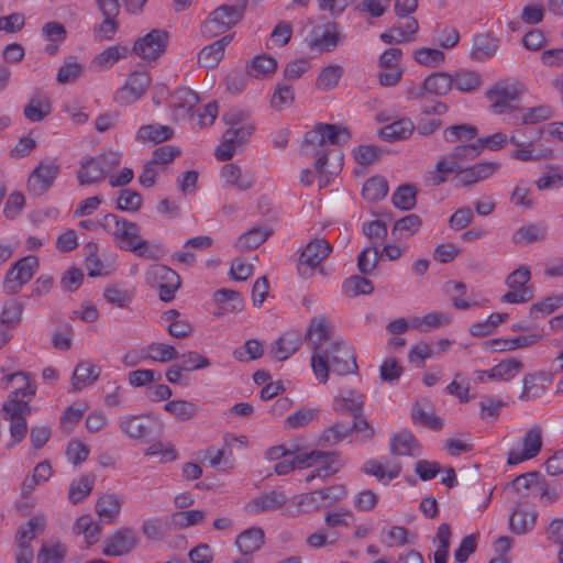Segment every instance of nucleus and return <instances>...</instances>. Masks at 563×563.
I'll return each mask as SVG.
<instances>
[{
  "label": "nucleus",
  "mask_w": 563,
  "mask_h": 563,
  "mask_svg": "<svg viewBox=\"0 0 563 563\" xmlns=\"http://www.w3.org/2000/svg\"><path fill=\"white\" fill-rule=\"evenodd\" d=\"M350 131L336 124L319 123L305 135L303 153L316 158L314 168L322 174L328 162L327 143L341 144L350 140Z\"/></svg>",
  "instance_id": "nucleus-1"
},
{
  "label": "nucleus",
  "mask_w": 563,
  "mask_h": 563,
  "mask_svg": "<svg viewBox=\"0 0 563 563\" xmlns=\"http://www.w3.org/2000/svg\"><path fill=\"white\" fill-rule=\"evenodd\" d=\"M334 327L325 316H314L305 334V341L312 351L311 367L313 374L325 376L324 357L331 342L340 341L333 335Z\"/></svg>",
  "instance_id": "nucleus-2"
},
{
  "label": "nucleus",
  "mask_w": 563,
  "mask_h": 563,
  "mask_svg": "<svg viewBox=\"0 0 563 563\" xmlns=\"http://www.w3.org/2000/svg\"><path fill=\"white\" fill-rule=\"evenodd\" d=\"M324 357L325 376L314 374L319 383L325 384L329 379V373L336 375H349L357 372L356 357L351 346L343 340L333 341L328 346Z\"/></svg>",
  "instance_id": "nucleus-3"
},
{
  "label": "nucleus",
  "mask_w": 563,
  "mask_h": 563,
  "mask_svg": "<svg viewBox=\"0 0 563 563\" xmlns=\"http://www.w3.org/2000/svg\"><path fill=\"white\" fill-rule=\"evenodd\" d=\"M247 2L239 0L234 5L222 4L214 9L201 25L202 35L211 38L233 27L242 20Z\"/></svg>",
  "instance_id": "nucleus-4"
},
{
  "label": "nucleus",
  "mask_w": 563,
  "mask_h": 563,
  "mask_svg": "<svg viewBox=\"0 0 563 563\" xmlns=\"http://www.w3.org/2000/svg\"><path fill=\"white\" fill-rule=\"evenodd\" d=\"M120 165L117 153H107L97 157L85 158L80 162L77 178L80 185H92L102 181L108 174Z\"/></svg>",
  "instance_id": "nucleus-5"
},
{
  "label": "nucleus",
  "mask_w": 563,
  "mask_h": 563,
  "mask_svg": "<svg viewBox=\"0 0 563 563\" xmlns=\"http://www.w3.org/2000/svg\"><path fill=\"white\" fill-rule=\"evenodd\" d=\"M527 131L528 129H517L509 136V143L515 146V150L510 152V157L520 162H537L550 157L552 151L538 144V140L541 137L543 130L538 129L536 136L529 141L520 140V136H525Z\"/></svg>",
  "instance_id": "nucleus-6"
},
{
  "label": "nucleus",
  "mask_w": 563,
  "mask_h": 563,
  "mask_svg": "<svg viewBox=\"0 0 563 563\" xmlns=\"http://www.w3.org/2000/svg\"><path fill=\"white\" fill-rule=\"evenodd\" d=\"M522 91L520 85L515 80H504L496 82L486 91V97L490 102V110L495 114L510 113L518 110L514 102L518 101Z\"/></svg>",
  "instance_id": "nucleus-7"
},
{
  "label": "nucleus",
  "mask_w": 563,
  "mask_h": 563,
  "mask_svg": "<svg viewBox=\"0 0 563 563\" xmlns=\"http://www.w3.org/2000/svg\"><path fill=\"white\" fill-rule=\"evenodd\" d=\"M145 282L151 287L158 289L159 299L165 302L175 298L181 284L180 277L175 271L161 264H154L147 268Z\"/></svg>",
  "instance_id": "nucleus-8"
},
{
  "label": "nucleus",
  "mask_w": 563,
  "mask_h": 563,
  "mask_svg": "<svg viewBox=\"0 0 563 563\" xmlns=\"http://www.w3.org/2000/svg\"><path fill=\"white\" fill-rule=\"evenodd\" d=\"M254 131V125L227 129L222 134L220 145L214 151L216 158L220 162L231 159L249 142Z\"/></svg>",
  "instance_id": "nucleus-9"
},
{
  "label": "nucleus",
  "mask_w": 563,
  "mask_h": 563,
  "mask_svg": "<svg viewBox=\"0 0 563 563\" xmlns=\"http://www.w3.org/2000/svg\"><path fill=\"white\" fill-rule=\"evenodd\" d=\"M531 272L528 266H520L510 273L506 278L509 290L501 297L503 302L525 303L533 298V290L528 285Z\"/></svg>",
  "instance_id": "nucleus-10"
},
{
  "label": "nucleus",
  "mask_w": 563,
  "mask_h": 563,
  "mask_svg": "<svg viewBox=\"0 0 563 563\" xmlns=\"http://www.w3.org/2000/svg\"><path fill=\"white\" fill-rule=\"evenodd\" d=\"M332 252V245L324 239H313L302 250L299 262L298 273L303 278L312 276L313 269L319 267L321 263Z\"/></svg>",
  "instance_id": "nucleus-11"
},
{
  "label": "nucleus",
  "mask_w": 563,
  "mask_h": 563,
  "mask_svg": "<svg viewBox=\"0 0 563 563\" xmlns=\"http://www.w3.org/2000/svg\"><path fill=\"white\" fill-rule=\"evenodd\" d=\"M38 267V258L33 255L19 260L7 273L3 283L8 294H18L29 283Z\"/></svg>",
  "instance_id": "nucleus-12"
},
{
  "label": "nucleus",
  "mask_w": 563,
  "mask_h": 563,
  "mask_svg": "<svg viewBox=\"0 0 563 563\" xmlns=\"http://www.w3.org/2000/svg\"><path fill=\"white\" fill-rule=\"evenodd\" d=\"M168 40L166 31L154 29L134 43L133 52L144 60H156L165 52Z\"/></svg>",
  "instance_id": "nucleus-13"
},
{
  "label": "nucleus",
  "mask_w": 563,
  "mask_h": 563,
  "mask_svg": "<svg viewBox=\"0 0 563 563\" xmlns=\"http://www.w3.org/2000/svg\"><path fill=\"white\" fill-rule=\"evenodd\" d=\"M151 85V77L146 71L132 73L125 84L114 93V101L120 106H128L137 101Z\"/></svg>",
  "instance_id": "nucleus-14"
},
{
  "label": "nucleus",
  "mask_w": 563,
  "mask_h": 563,
  "mask_svg": "<svg viewBox=\"0 0 563 563\" xmlns=\"http://www.w3.org/2000/svg\"><path fill=\"white\" fill-rule=\"evenodd\" d=\"M11 384H14V389L9 395L8 401L26 402L29 405L36 393V384L31 375L25 372L8 374L2 377L0 383L3 389H8Z\"/></svg>",
  "instance_id": "nucleus-15"
},
{
  "label": "nucleus",
  "mask_w": 563,
  "mask_h": 563,
  "mask_svg": "<svg viewBox=\"0 0 563 563\" xmlns=\"http://www.w3.org/2000/svg\"><path fill=\"white\" fill-rule=\"evenodd\" d=\"M2 410L5 413V419L10 421V435L13 443L21 442L27 432L26 417L31 413L30 405L26 402L7 401Z\"/></svg>",
  "instance_id": "nucleus-16"
},
{
  "label": "nucleus",
  "mask_w": 563,
  "mask_h": 563,
  "mask_svg": "<svg viewBox=\"0 0 563 563\" xmlns=\"http://www.w3.org/2000/svg\"><path fill=\"white\" fill-rule=\"evenodd\" d=\"M499 162H481L470 167L462 168L455 175V186L468 187L490 178L500 169Z\"/></svg>",
  "instance_id": "nucleus-17"
},
{
  "label": "nucleus",
  "mask_w": 563,
  "mask_h": 563,
  "mask_svg": "<svg viewBox=\"0 0 563 563\" xmlns=\"http://www.w3.org/2000/svg\"><path fill=\"white\" fill-rule=\"evenodd\" d=\"M139 235V224L124 219L113 239L121 244V247L125 244L136 255L153 258L154 256L148 252V242L141 240Z\"/></svg>",
  "instance_id": "nucleus-18"
},
{
  "label": "nucleus",
  "mask_w": 563,
  "mask_h": 563,
  "mask_svg": "<svg viewBox=\"0 0 563 563\" xmlns=\"http://www.w3.org/2000/svg\"><path fill=\"white\" fill-rule=\"evenodd\" d=\"M58 174L59 166L56 163H41L29 176V192L34 196L43 195L51 188Z\"/></svg>",
  "instance_id": "nucleus-19"
},
{
  "label": "nucleus",
  "mask_w": 563,
  "mask_h": 563,
  "mask_svg": "<svg viewBox=\"0 0 563 563\" xmlns=\"http://www.w3.org/2000/svg\"><path fill=\"white\" fill-rule=\"evenodd\" d=\"M522 451L511 450L508 454L507 463L509 465L519 464L526 460L533 459L542 448V429L534 426L529 429L521 440Z\"/></svg>",
  "instance_id": "nucleus-20"
},
{
  "label": "nucleus",
  "mask_w": 563,
  "mask_h": 563,
  "mask_svg": "<svg viewBox=\"0 0 563 563\" xmlns=\"http://www.w3.org/2000/svg\"><path fill=\"white\" fill-rule=\"evenodd\" d=\"M137 544V538L131 528H121L104 540L103 554L122 556L129 554Z\"/></svg>",
  "instance_id": "nucleus-21"
},
{
  "label": "nucleus",
  "mask_w": 563,
  "mask_h": 563,
  "mask_svg": "<svg viewBox=\"0 0 563 563\" xmlns=\"http://www.w3.org/2000/svg\"><path fill=\"white\" fill-rule=\"evenodd\" d=\"M341 38L342 35L339 31L338 24L328 23L323 27L312 31L311 38L308 44L311 49L330 52L339 45Z\"/></svg>",
  "instance_id": "nucleus-22"
},
{
  "label": "nucleus",
  "mask_w": 563,
  "mask_h": 563,
  "mask_svg": "<svg viewBox=\"0 0 563 563\" xmlns=\"http://www.w3.org/2000/svg\"><path fill=\"white\" fill-rule=\"evenodd\" d=\"M288 501V497L282 490H271L251 499L245 505L249 514H260L282 508Z\"/></svg>",
  "instance_id": "nucleus-23"
},
{
  "label": "nucleus",
  "mask_w": 563,
  "mask_h": 563,
  "mask_svg": "<svg viewBox=\"0 0 563 563\" xmlns=\"http://www.w3.org/2000/svg\"><path fill=\"white\" fill-rule=\"evenodd\" d=\"M551 377L544 372L529 373L523 376L522 391L519 399L531 401L541 397L545 391V383H550Z\"/></svg>",
  "instance_id": "nucleus-24"
},
{
  "label": "nucleus",
  "mask_w": 563,
  "mask_h": 563,
  "mask_svg": "<svg viewBox=\"0 0 563 563\" xmlns=\"http://www.w3.org/2000/svg\"><path fill=\"white\" fill-rule=\"evenodd\" d=\"M119 427L126 437L141 440L152 433V423L143 416L125 415L119 420Z\"/></svg>",
  "instance_id": "nucleus-25"
},
{
  "label": "nucleus",
  "mask_w": 563,
  "mask_h": 563,
  "mask_svg": "<svg viewBox=\"0 0 563 563\" xmlns=\"http://www.w3.org/2000/svg\"><path fill=\"white\" fill-rule=\"evenodd\" d=\"M232 37L225 35L222 38L205 46L198 54V63L206 68H214L224 56L225 47Z\"/></svg>",
  "instance_id": "nucleus-26"
},
{
  "label": "nucleus",
  "mask_w": 563,
  "mask_h": 563,
  "mask_svg": "<svg viewBox=\"0 0 563 563\" xmlns=\"http://www.w3.org/2000/svg\"><path fill=\"white\" fill-rule=\"evenodd\" d=\"M100 373V367L88 361L78 363L71 376L73 391H78L92 385L99 378Z\"/></svg>",
  "instance_id": "nucleus-27"
},
{
  "label": "nucleus",
  "mask_w": 563,
  "mask_h": 563,
  "mask_svg": "<svg viewBox=\"0 0 563 563\" xmlns=\"http://www.w3.org/2000/svg\"><path fill=\"white\" fill-rule=\"evenodd\" d=\"M301 344V338L296 332H287L277 339L271 350V355L276 361L289 358Z\"/></svg>",
  "instance_id": "nucleus-28"
},
{
  "label": "nucleus",
  "mask_w": 563,
  "mask_h": 563,
  "mask_svg": "<svg viewBox=\"0 0 563 563\" xmlns=\"http://www.w3.org/2000/svg\"><path fill=\"white\" fill-rule=\"evenodd\" d=\"M389 449L395 456H417L420 454V445L409 432H400L391 437Z\"/></svg>",
  "instance_id": "nucleus-29"
},
{
  "label": "nucleus",
  "mask_w": 563,
  "mask_h": 563,
  "mask_svg": "<svg viewBox=\"0 0 563 563\" xmlns=\"http://www.w3.org/2000/svg\"><path fill=\"white\" fill-rule=\"evenodd\" d=\"M264 544V531L262 528L253 527L241 532L235 545L243 555H252L258 551Z\"/></svg>",
  "instance_id": "nucleus-30"
},
{
  "label": "nucleus",
  "mask_w": 563,
  "mask_h": 563,
  "mask_svg": "<svg viewBox=\"0 0 563 563\" xmlns=\"http://www.w3.org/2000/svg\"><path fill=\"white\" fill-rule=\"evenodd\" d=\"M52 112V103L49 98L36 92L24 107V117L31 122H38L45 119Z\"/></svg>",
  "instance_id": "nucleus-31"
},
{
  "label": "nucleus",
  "mask_w": 563,
  "mask_h": 563,
  "mask_svg": "<svg viewBox=\"0 0 563 563\" xmlns=\"http://www.w3.org/2000/svg\"><path fill=\"white\" fill-rule=\"evenodd\" d=\"M46 526V519L42 515L32 517L26 523L19 527L15 534L16 545H31L36 536L42 534Z\"/></svg>",
  "instance_id": "nucleus-32"
},
{
  "label": "nucleus",
  "mask_w": 563,
  "mask_h": 563,
  "mask_svg": "<svg viewBox=\"0 0 563 563\" xmlns=\"http://www.w3.org/2000/svg\"><path fill=\"white\" fill-rule=\"evenodd\" d=\"M174 131L168 125L147 124L142 125L136 133V141L141 143H162L173 137Z\"/></svg>",
  "instance_id": "nucleus-33"
},
{
  "label": "nucleus",
  "mask_w": 563,
  "mask_h": 563,
  "mask_svg": "<svg viewBox=\"0 0 563 563\" xmlns=\"http://www.w3.org/2000/svg\"><path fill=\"white\" fill-rule=\"evenodd\" d=\"M461 165H456L448 155L439 159L433 170L428 172L426 181L430 186H439L446 181L450 174L457 175Z\"/></svg>",
  "instance_id": "nucleus-34"
},
{
  "label": "nucleus",
  "mask_w": 563,
  "mask_h": 563,
  "mask_svg": "<svg viewBox=\"0 0 563 563\" xmlns=\"http://www.w3.org/2000/svg\"><path fill=\"white\" fill-rule=\"evenodd\" d=\"M221 177L225 184L235 186L239 190H249L253 187L254 180L251 174L242 173L235 164H225L221 168Z\"/></svg>",
  "instance_id": "nucleus-35"
},
{
  "label": "nucleus",
  "mask_w": 563,
  "mask_h": 563,
  "mask_svg": "<svg viewBox=\"0 0 563 563\" xmlns=\"http://www.w3.org/2000/svg\"><path fill=\"white\" fill-rule=\"evenodd\" d=\"M366 474L377 477L379 481H391L399 476L401 465L399 463L380 462L378 460H368L362 468Z\"/></svg>",
  "instance_id": "nucleus-36"
},
{
  "label": "nucleus",
  "mask_w": 563,
  "mask_h": 563,
  "mask_svg": "<svg viewBox=\"0 0 563 563\" xmlns=\"http://www.w3.org/2000/svg\"><path fill=\"white\" fill-rule=\"evenodd\" d=\"M121 500L117 494H103L96 503V512L104 522H113L121 511Z\"/></svg>",
  "instance_id": "nucleus-37"
},
{
  "label": "nucleus",
  "mask_w": 563,
  "mask_h": 563,
  "mask_svg": "<svg viewBox=\"0 0 563 563\" xmlns=\"http://www.w3.org/2000/svg\"><path fill=\"white\" fill-rule=\"evenodd\" d=\"M277 66L278 63L274 57L262 54L246 64V73L254 78H266L275 74Z\"/></svg>",
  "instance_id": "nucleus-38"
},
{
  "label": "nucleus",
  "mask_w": 563,
  "mask_h": 563,
  "mask_svg": "<svg viewBox=\"0 0 563 563\" xmlns=\"http://www.w3.org/2000/svg\"><path fill=\"white\" fill-rule=\"evenodd\" d=\"M272 230L265 227H254L243 233L236 241V249L247 252L262 245L272 234Z\"/></svg>",
  "instance_id": "nucleus-39"
},
{
  "label": "nucleus",
  "mask_w": 563,
  "mask_h": 563,
  "mask_svg": "<svg viewBox=\"0 0 563 563\" xmlns=\"http://www.w3.org/2000/svg\"><path fill=\"white\" fill-rule=\"evenodd\" d=\"M542 335L532 334L525 336H517L512 339H494L486 342L487 345L495 352L515 351L517 349L528 347L536 344Z\"/></svg>",
  "instance_id": "nucleus-40"
},
{
  "label": "nucleus",
  "mask_w": 563,
  "mask_h": 563,
  "mask_svg": "<svg viewBox=\"0 0 563 563\" xmlns=\"http://www.w3.org/2000/svg\"><path fill=\"white\" fill-rule=\"evenodd\" d=\"M453 87V77L444 71L433 73L423 80V89L427 95L441 97L446 95Z\"/></svg>",
  "instance_id": "nucleus-41"
},
{
  "label": "nucleus",
  "mask_w": 563,
  "mask_h": 563,
  "mask_svg": "<svg viewBox=\"0 0 563 563\" xmlns=\"http://www.w3.org/2000/svg\"><path fill=\"white\" fill-rule=\"evenodd\" d=\"M96 482V475L84 474L70 483L68 499L76 505L84 501L91 493Z\"/></svg>",
  "instance_id": "nucleus-42"
},
{
  "label": "nucleus",
  "mask_w": 563,
  "mask_h": 563,
  "mask_svg": "<svg viewBox=\"0 0 563 563\" xmlns=\"http://www.w3.org/2000/svg\"><path fill=\"white\" fill-rule=\"evenodd\" d=\"M415 130L413 122L404 118L397 120L380 130V136L388 142L405 140L409 137Z\"/></svg>",
  "instance_id": "nucleus-43"
},
{
  "label": "nucleus",
  "mask_w": 563,
  "mask_h": 563,
  "mask_svg": "<svg viewBox=\"0 0 563 563\" xmlns=\"http://www.w3.org/2000/svg\"><path fill=\"white\" fill-rule=\"evenodd\" d=\"M365 396L355 390H349L346 395H339L334 398V408L350 412L353 417H358L364 407Z\"/></svg>",
  "instance_id": "nucleus-44"
},
{
  "label": "nucleus",
  "mask_w": 563,
  "mask_h": 563,
  "mask_svg": "<svg viewBox=\"0 0 563 563\" xmlns=\"http://www.w3.org/2000/svg\"><path fill=\"white\" fill-rule=\"evenodd\" d=\"M143 355H145L146 360L159 363H167L179 358V353L173 345L158 342L144 346Z\"/></svg>",
  "instance_id": "nucleus-45"
},
{
  "label": "nucleus",
  "mask_w": 563,
  "mask_h": 563,
  "mask_svg": "<svg viewBox=\"0 0 563 563\" xmlns=\"http://www.w3.org/2000/svg\"><path fill=\"white\" fill-rule=\"evenodd\" d=\"M523 369V363L517 358L504 360L489 369V379L508 382Z\"/></svg>",
  "instance_id": "nucleus-46"
},
{
  "label": "nucleus",
  "mask_w": 563,
  "mask_h": 563,
  "mask_svg": "<svg viewBox=\"0 0 563 563\" xmlns=\"http://www.w3.org/2000/svg\"><path fill=\"white\" fill-rule=\"evenodd\" d=\"M343 74L344 68L340 65H328L323 67L316 79L317 89L321 91L334 89L339 85Z\"/></svg>",
  "instance_id": "nucleus-47"
},
{
  "label": "nucleus",
  "mask_w": 563,
  "mask_h": 563,
  "mask_svg": "<svg viewBox=\"0 0 563 563\" xmlns=\"http://www.w3.org/2000/svg\"><path fill=\"white\" fill-rule=\"evenodd\" d=\"M450 322L448 313L434 311L423 317H412V329L420 332H431Z\"/></svg>",
  "instance_id": "nucleus-48"
},
{
  "label": "nucleus",
  "mask_w": 563,
  "mask_h": 563,
  "mask_svg": "<svg viewBox=\"0 0 563 563\" xmlns=\"http://www.w3.org/2000/svg\"><path fill=\"white\" fill-rule=\"evenodd\" d=\"M205 518V511L199 509L176 511L170 516V526L175 530H181L201 523Z\"/></svg>",
  "instance_id": "nucleus-49"
},
{
  "label": "nucleus",
  "mask_w": 563,
  "mask_h": 563,
  "mask_svg": "<svg viewBox=\"0 0 563 563\" xmlns=\"http://www.w3.org/2000/svg\"><path fill=\"white\" fill-rule=\"evenodd\" d=\"M388 194L387 180L382 176L367 179L363 186L362 195L369 202H376Z\"/></svg>",
  "instance_id": "nucleus-50"
},
{
  "label": "nucleus",
  "mask_w": 563,
  "mask_h": 563,
  "mask_svg": "<svg viewBox=\"0 0 563 563\" xmlns=\"http://www.w3.org/2000/svg\"><path fill=\"white\" fill-rule=\"evenodd\" d=\"M482 84L481 74L474 70H461L453 77L454 87L462 92H474Z\"/></svg>",
  "instance_id": "nucleus-51"
},
{
  "label": "nucleus",
  "mask_w": 563,
  "mask_h": 563,
  "mask_svg": "<svg viewBox=\"0 0 563 563\" xmlns=\"http://www.w3.org/2000/svg\"><path fill=\"white\" fill-rule=\"evenodd\" d=\"M295 101L294 88L287 82H277L271 98V107L277 111L290 107Z\"/></svg>",
  "instance_id": "nucleus-52"
},
{
  "label": "nucleus",
  "mask_w": 563,
  "mask_h": 563,
  "mask_svg": "<svg viewBox=\"0 0 563 563\" xmlns=\"http://www.w3.org/2000/svg\"><path fill=\"white\" fill-rule=\"evenodd\" d=\"M198 95L190 88H178L172 95L170 106L175 109L181 110L184 113H189L198 103Z\"/></svg>",
  "instance_id": "nucleus-53"
},
{
  "label": "nucleus",
  "mask_w": 563,
  "mask_h": 563,
  "mask_svg": "<svg viewBox=\"0 0 563 563\" xmlns=\"http://www.w3.org/2000/svg\"><path fill=\"white\" fill-rule=\"evenodd\" d=\"M391 200L396 208L410 210L417 203V188L411 184L401 185L393 194Z\"/></svg>",
  "instance_id": "nucleus-54"
},
{
  "label": "nucleus",
  "mask_w": 563,
  "mask_h": 563,
  "mask_svg": "<svg viewBox=\"0 0 563 563\" xmlns=\"http://www.w3.org/2000/svg\"><path fill=\"white\" fill-rule=\"evenodd\" d=\"M351 435V428L346 423L336 422L323 430L319 437L322 446H333Z\"/></svg>",
  "instance_id": "nucleus-55"
},
{
  "label": "nucleus",
  "mask_w": 563,
  "mask_h": 563,
  "mask_svg": "<svg viewBox=\"0 0 563 563\" xmlns=\"http://www.w3.org/2000/svg\"><path fill=\"white\" fill-rule=\"evenodd\" d=\"M164 409L176 419L187 421L195 418L199 408L188 400H172L164 406Z\"/></svg>",
  "instance_id": "nucleus-56"
},
{
  "label": "nucleus",
  "mask_w": 563,
  "mask_h": 563,
  "mask_svg": "<svg viewBox=\"0 0 563 563\" xmlns=\"http://www.w3.org/2000/svg\"><path fill=\"white\" fill-rule=\"evenodd\" d=\"M547 238V229L538 224H529L519 228L512 235L515 244L533 243Z\"/></svg>",
  "instance_id": "nucleus-57"
},
{
  "label": "nucleus",
  "mask_w": 563,
  "mask_h": 563,
  "mask_svg": "<svg viewBox=\"0 0 563 563\" xmlns=\"http://www.w3.org/2000/svg\"><path fill=\"white\" fill-rule=\"evenodd\" d=\"M421 225V219L417 214H408L397 220L391 230V234L396 240L412 235Z\"/></svg>",
  "instance_id": "nucleus-58"
},
{
  "label": "nucleus",
  "mask_w": 563,
  "mask_h": 563,
  "mask_svg": "<svg viewBox=\"0 0 563 563\" xmlns=\"http://www.w3.org/2000/svg\"><path fill=\"white\" fill-rule=\"evenodd\" d=\"M104 299L118 307V308H126L133 300V291L120 287L118 285H110L103 291Z\"/></svg>",
  "instance_id": "nucleus-59"
},
{
  "label": "nucleus",
  "mask_w": 563,
  "mask_h": 563,
  "mask_svg": "<svg viewBox=\"0 0 563 563\" xmlns=\"http://www.w3.org/2000/svg\"><path fill=\"white\" fill-rule=\"evenodd\" d=\"M536 520V512L516 509L510 517V529L517 534H523L533 528Z\"/></svg>",
  "instance_id": "nucleus-60"
},
{
  "label": "nucleus",
  "mask_w": 563,
  "mask_h": 563,
  "mask_svg": "<svg viewBox=\"0 0 563 563\" xmlns=\"http://www.w3.org/2000/svg\"><path fill=\"white\" fill-rule=\"evenodd\" d=\"M319 410L316 408L302 407L289 415L285 420V428L299 429L308 426L318 417Z\"/></svg>",
  "instance_id": "nucleus-61"
},
{
  "label": "nucleus",
  "mask_w": 563,
  "mask_h": 563,
  "mask_svg": "<svg viewBox=\"0 0 563 563\" xmlns=\"http://www.w3.org/2000/svg\"><path fill=\"white\" fill-rule=\"evenodd\" d=\"M344 292L350 297H356L358 295H369L374 290L373 283L358 275L351 276L343 284Z\"/></svg>",
  "instance_id": "nucleus-62"
},
{
  "label": "nucleus",
  "mask_w": 563,
  "mask_h": 563,
  "mask_svg": "<svg viewBox=\"0 0 563 563\" xmlns=\"http://www.w3.org/2000/svg\"><path fill=\"white\" fill-rule=\"evenodd\" d=\"M329 504L323 503V497L319 489L303 494L299 497L297 501L298 512L308 514L312 511H318L321 508L328 507Z\"/></svg>",
  "instance_id": "nucleus-63"
},
{
  "label": "nucleus",
  "mask_w": 563,
  "mask_h": 563,
  "mask_svg": "<svg viewBox=\"0 0 563 563\" xmlns=\"http://www.w3.org/2000/svg\"><path fill=\"white\" fill-rule=\"evenodd\" d=\"M477 134V129L471 124H459L446 128L443 132L444 140L450 143L456 141H471Z\"/></svg>",
  "instance_id": "nucleus-64"
}]
</instances>
